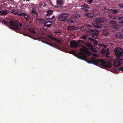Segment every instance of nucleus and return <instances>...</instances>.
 <instances>
[{
	"mask_svg": "<svg viewBox=\"0 0 123 123\" xmlns=\"http://www.w3.org/2000/svg\"><path fill=\"white\" fill-rule=\"evenodd\" d=\"M69 15V14L62 13L58 16V19L60 21H64L67 18Z\"/></svg>",
	"mask_w": 123,
	"mask_h": 123,
	"instance_id": "9d476101",
	"label": "nucleus"
},
{
	"mask_svg": "<svg viewBox=\"0 0 123 123\" xmlns=\"http://www.w3.org/2000/svg\"><path fill=\"white\" fill-rule=\"evenodd\" d=\"M47 17V16H45V18L46 19H47V20H52L54 19L55 18V15H54L52 17H50V18H48V17Z\"/></svg>",
	"mask_w": 123,
	"mask_h": 123,
	"instance_id": "a878e982",
	"label": "nucleus"
},
{
	"mask_svg": "<svg viewBox=\"0 0 123 123\" xmlns=\"http://www.w3.org/2000/svg\"><path fill=\"white\" fill-rule=\"evenodd\" d=\"M2 22L1 20H0V22Z\"/></svg>",
	"mask_w": 123,
	"mask_h": 123,
	"instance_id": "de8ad7c7",
	"label": "nucleus"
},
{
	"mask_svg": "<svg viewBox=\"0 0 123 123\" xmlns=\"http://www.w3.org/2000/svg\"><path fill=\"white\" fill-rule=\"evenodd\" d=\"M108 33L106 32H104L103 33V34L105 36H107L108 35Z\"/></svg>",
	"mask_w": 123,
	"mask_h": 123,
	"instance_id": "c9c22d12",
	"label": "nucleus"
},
{
	"mask_svg": "<svg viewBox=\"0 0 123 123\" xmlns=\"http://www.w3.org/2000/svg\"><path fill=\"white\" fill-rule=\"evenodd\" d=\"M85 45L88 47L89 49L92 52H97V50L93 48L92 45L90 43H86L85 42Z\"/></svg>",
	"mask_w": 123,
	"mask_h": 123,
	"instance_id": "ddd939ff",
	"label": "nucleus"
},
{
	"mask_svg": "<svg viewBox=\"0 0 123 123\" xmlns=\"http://www.w3.org/2000/svg\"><path fill=\"white\" fill-rule=\"evenodd\" d=\"M81 37L82 39H86L87 38V37L86 35L85 34H83L82 35Z\"/></svg>",
	"mask_w": 123,
	"mask_h": 123,
	"instance_id": "7c9ffc66",
	"label": "nucleus"
},
{
	"mask_svg": "<svg viewBox=\"0 0 123 123\" xmlns=\"http://www.w3.org/2000/svg\"><path fill=\"white\" fill-rule=\"evenodd\" d=\"M118 6L121 8H123V4H120L118 5Z\"/></svg>",
	"mask_w": 123,
	"mask_h": 123,
	"instance_id": "e433bc0d",
	"label": "nucleus"
},
{
	"mask_svg": "<svg viewBox=\"0 0 123 123\" xmlns=\"http://www.w3.org/2000/svg\"><path fill=\"white\" fill-rule=\"evenodd\" d=\"M89 33L92 35V37L97 39L98 37L99 32L98 30L92 29L89 30Z\"/></svg>",
	"mask_w": 123,
	"mask_h": 123,
	"instance_id": "1a4fd4ad",
	"label": "nucleus"
},
{
	"mask_svg": "<svg viewBox=\"0 0 123 123\" xmlns=\"http://www.w3.org/2000/svg\"><path fill=\"white\" fill-rule=\"evenodd\" d=\"M96 23L94 24L93 26L98 28H100L102 27L100 23L105 22L107 21L106 19L104 17H99L96 19Z\"/></svg>",
	"mask_w": 123,
	"mask_h": 123,
	"instance_id": "7ed1b4c3",
	"label": "nucleus"
},
{
	"mask_svg": "<svg viewBox=\"0 0 123 123\" xmlns=\"http://www.w3.org/2000/svg\"><path fill=\"white\" fill-rule=\"evenodd\" d=\"M114 52L118 59H119V57H123L122 56V55L123 53V50L121 48L116 47L114 49Z\"/></svg>",
	"mask_w": 123,
	"mask_h": 123,
	"instance_id": "6e6552de",
	"label": "nucleus"
},
{
	"mask_svg": "<svg viewBox=\"0 0 123 123\" xmlns=\"http://www.w3.org/2000/svg\"><path fill=\"white\" fill-rule=\"evenodd\" d=\"M21 14V16H23L25 18L26 21H27L28 19L30 18V15L25 13H22Z\"/></svg>",
	"mask_w": 123,
	"mask_h": 123,
	"instance_id": "f3484780",
	"label": "nucleus"
},
{
	"mask_svg": "<svg viewBox=\"0 0 123 123\" xmlns=\"http://www.w3.org/2000/svg\"><path fill=\"white\" fill-rule=\"evenodd\" d=\"M1 22L2 23L8 26L11 29V27H12V26H11L10 24L8 22H6L5 20L3 19L2 20Z\"/></svg>",
	"mask_w": 123,
	"mask_h": 123,
	"instance_id": "a211bd4d",
	"label": "nucleus"
},
{
	"mask_svg": "<svg viewBox=\"0 0 123 123\" xmlns=\"http://www.w3.org/2000/svg\"><path fill=\"white\" fill-rule=\"evenodd\" d=\"M85 47V48L84 49H80V51L85 53L86 49V47Z\"/></svg>",
	"mask_w": 123,
	"mask_h": 123,
	"instance_id": "72a5a7b5",
	"label": "nucleus"
},
{
	"mask_svg": "<svg viewBox=\"0 0 123 123\" xmlns=\"http://www.w3.org/2000/svg\"><path fill=\"white\" fill-rule=\"evenodd\" d=\"M53 12V11L52 10H49L47 12V14L46 16L51 15Z\"/></svg>",
	"mask_w": 123,
	"mask_h": 123,
	"instance_id": "4be33fe9",
	"label": "nucleus"
},
{
	"mask_svg": "<svg viewBox=\"0 0 123 123\" xmlns=\"http://www.w3.org/2000/svg\"><path fill=\"white\" fill-rule=\"evenodd\" d=\"M31 12L33 14H34L36 16H38V14L37 12L34 10L33 9L31 11Z\"/></svg>",
	"mask_w": 123,
	"mask_h": 123,
	"instance_id": "bb28decb",
	"label": "nucleus"
},
{
	"mask_svg": "<svg viewBox=\"0 0 123 123\" xmlns=\"http://www.w3.org/2000/svg\"><path fill=\"white\" fill-rule=\"evenodd\" d=\"M38 20L40 21V22H44L45 21V20L43 18H39L38 19Z\"/></svg>",
	"mask_w": 123,
	"mask_h": 123,
	"instance_id": "2f4dec72",
	"label": "nucleus"
},
{
	"mask_svg": "<svg viewBox=\"0 0 123 123\" xmlns=\"http://www.w3.org/2000/svg\"><path fill=\"white\" fill-rule=\"evenodd\" d=\"M64 1L63 0H57L56 2L57 6L55 7H61L64 4Z\"/></svg>",
	"mask_w": 123,
	"mask_h": 123,
	"instance_id": "4468645a",
	"label": "nucleus"
},
{
	"mask_svg": "<svg viewBox=\"0 0 123 123\" xmlns=\"http://www.w3.org/2000/svg\"><path fill=\"white\" fill-rule=\"evenodd\" d=\"M94 56H98V55L97 54H94Z\"/></svg>",
	"mask_w": 123,
	"mask_h": 123,
	"instance_id": "79ce46f5",
	"label": "nucleus"
},
{
	"mask_svg": "<svg viewBox=\"0 0 123 123\" xmlns=\"http://www.w3.org/2000/svg\"><path fill=\"white\" fill-rule=\"evenodd\" d=\"M109 12H111L112 14L110 13L108 15V17L109 18L113 19L114 20H116L117 19L121 20L123 18V17H121L118 18L117 17V16H114L113 14H116L118 12V11L117 10L113 9L110 10Z\"/></svg>",
	"mask_w": 123,
	"mask_h": 123,
	"instance_id": "423d86ee",
	"label": "nucleus"
},
{
	"mask_svg": "<svg viewBox=\"0 0 123 123\" xmlns=\"http://www.w3.org/2000/svg\"><path fill=\"white\" fill-rule=\"evenodd\" d=\"M12 12L15 15L20 16H21L22 13L20 12V13H19V12H18V11H16L15 9H12Z\"/></svg>",
	"mask_w": 123,
	"mask_h": 123,
	"instance_id": "6ab92c4d",
	"label": "nucleus"
},
{
	"mask_svg": "<svg viewBox=\"0 0 123 123\" xmlns=\"http://www.w3.org/2000/svg\"><path fill=\"white\" fill-rule=\"evenodd\" d=\"M81 7L83 8V9L88 8L89 7V5L86 4V3L82 6Z\"/></svg>",
	"mask_w": 123,
	"mask_h": 123,
	"instance_id": "b1692460",
	"label": "nucleus"
},
{
	"mask_svg": "<svg viewBox=\"0 0 123 123\" xmlns=\"http://www.w3.org/2000/svg\"><path fill=\"white\" fill-rule=\"evenodd\" d=\"M88 40L92 44H94L96 45H97L98 44V41L92 38L88 37Z\"/></svg>",
	"mask_w": 123,
	"mask_h": 123,
	"instance_id": "2eb2a0df",
	"label": "nucleus"
},
{
	"mask_svg": "<svg viewBox=\"0 0 123 123\" xmlns=\"http://www.w3.org/2000/svg\"><path fill=\"white\" fill-rule=\"evenodd\" d=\"M110 23L112 28L117 29L120 27H123V20L121 21L119 23V25L117 24L116 21L112 20H111Z\"/></svg>",
	"mask_w": 123,
	"mask_h": 123,
	"instance_id": "20e7f679",
	"label": "nucleus"
},
{
	"mask_svg": "<svg viewBox=\"0 0 123 123\" xmlns=\"http://www.w3.org/2000/svg\"><path fill=\"white\" fill-rule=\"evenodd\" d=\"M69 53L71 54H73L77 56L78 58L80 59L86 60L87 59L86 56L84 53L81 52H80L78 54H76L75 51L72 50L69 52Z\"/></svg>",
	"mask_w": 123,
	"mask_h": 123,
	"instance_id": "0eeeda50",
	"label": "nucleus"
},
{
	"mask_svg": "<svg viewBox=\"0 0 123 123\" xmlns=\"http://www.w3.org/2000/svg\"><path fill=\"white\" fill-rule=\"evenodd\" d=\"M84 26L85 27L84 29H85V30H86L89 32V30L91 29L90 28L92 26L86 24Z\"/></svg>",
	"mask_w": 123,
	"mask_h": 123,
	"instance_id": "412c9836",
	"label": "nucleus"
},
{
	"mask_svg": "<svg viewBox=\"0 0 123 123\" xmlns=\"http://www.w3.org/2000/svg\"><path fill=\"white\" fill-rule=\"evenodd\" d=\"M111 45H113V44L112 43H111Z\"/></svg>",
	"mask_w": 123,
	"mask_h": 123,
	"instance_id": "c03bdc74",
	"label": "nucleus"
},
{
	"mask_svg": "<svg viewBox=\"0 0 123 123\" xmlns=\"http://www.w3.org/2000/svg\"><path fill=\"white\" fill-rule=\"evenodd\" d=\"M85 42L82 40H79L77 42L76 41H72L70 42V44L71 47L74 48H78L81 47V44H85Z\"/></svg>",
	"mask_w": 123,
	"mask_h": 123,
	"instance_id": "39448f33",
	"label": "nucleus"
},
{
	"mask_svg": "<svg viewBox=\"0 0 123 123\" xmlns=\"http://www.w3.org/2000/svg\"><path fill=\"white\" fill-rule=\"evenodd\" d=\"M68 29L69 30H70L71 31L73 30H74L76 29L75 26H69L68 27Z\"/></svg>",
	"mask_w": 123,
	"mask_h": 123,
	"instance_id": "393cba45",
	"label": "nucleus"
},
{
	"mask_svg": "<svg viewBox=\"0 0 123 123\" xmlns=\"http://www.w3.org/2000/svg\"><path fill=\"white\" fill-rule=\"evenodd\" d=\"M48 15H47V17H48V18H50V17H48Z\"/></svg>",
	"mask_w": 123,
	"mask_h": 123,
	"instance_id": "a18cd8bd",
	"label": "nucleus"
},
{
	"mask_svg": "<svg viewBox=\"0 0 123 123\" xmlns=\"http://www.w3.org/2000/svg\"><path fill=\"white\" fill-rule=\"evenodd\" d=\"M75 21V20L73 17L69 18L67 20V22L71 23H74Z\"/></svg>",
	"mask_w": 123,
	"mask_h": 123,
	"instance_id": "aec40b11",
	"label": "nucleus"
},
{
	"mask_svg": "<svg viewBox=\"0 0 123 123\" xmlns=\"http://www.w3.org/2000/svg\"><path fill=\"white\" fill-rule=\"evenodd\" d=\"M91 61L95 65H98L100 63L102 66L105 68H109L112 66V65L110 62H106L104 60H99L93 58Z\"/></svg>",
	"mask_w": 123,
	"mask_h": 123,
	"instance_id": "f257e3e1",
	"label": "nucleus"
},
{
	"mask_svg": "<svg viewBox=\"0 0 123 123\" xmlns=\"http://www.w3.org/2000/svg\"><path fill=\"white\" fill-rule=\"evenodd\" d=\"M85 53L87 54L89 56L90 55L92 54L91 52L87 49H86V51Z\"/></svg>",
	"mask_w": 123,
	"mask_h": 123,
	"instance_id": "c85d7f7f",
	"label": "nucleus"
},
{
	"mask_svg": "<svg viewBox=\"0 0 123 123\" xmlns=\"http://www.w3.org/2000/svg\"><path fill=\"white\" fill-rule=\"evenodd\" d=\"M48 22H49L50 23H51V24H52V22L51 21H48Z\"/></svg>",
	"mask_w": 123,
	"mask_h": 123,
	"instance_id": "37998d69",
	"label": "nucleus"
},
{
	"mask_svg": "<svg viewBox=\"0 0 123 123\" xmlns=\"http://www.w3.org/2000/svg\"><path fill=\"white\" fill-rule=\"evenodd\" d=\"M9 23L10 24L11 29L13 30H19L21 28L19 27L18 25L21 27L22 26V24H20L18 20L14 21L11 20L9 21Z\"/></svg>",
	"mask_w": 123,
	"mask_h": 123,
	"instance_id": "f03ea898",
	"label": "nucleus"
},
{
	"mask_svg": "<svg viewBox=\"0 0 123 123\" xmlns=\"http://www.w3.org/2000/svg\"><path fill=\"white\" fill-rule=\"evenodd\" d=\"M100 45L102 47V48L104 49H101V53L105 54L106 55H108L109 54V49L108 48L106 49L108 47V45H103L101 44H100Z\"/></svg>",
	"mask_w": 123,
	"mask_h": 123,
	"instance_id": "9b49d317",
	"label": "nucleus"
},
{
	"mask_svg": "<svg viewBox=\"0 0 123 123\" xmlns=\"http://www.w3.org/2000/svg\"><path fill=\"white\" fill-rule=\"evenodd\" d=\"M47 23H44V25H45Z\"/></svg>",
	"mask_w": 123,
	"mask_h": 123,
	"instance_id": "49530a36",
	"label": "nucleus"
},
{
	"mask_svg": "<svg viewBox=\"0 0 123 123\" xmlns=\"http://www.w3.org/2000/svg\"><path fill=\"white\" fill-rule=\"evenodd\" d=\"M48 45H49V44H48ZM51 45V44H50V46H52Z\"/></svg>",
	"mask_w": 123,
	"mask_h": 123,
	"instance_id": "09e8293b",
	"label": "nucleus"
},
{
	"mask_svg": "<svg viewBox=\"0 0 123 123\" xmlns=\"http://www.w3.org/2000/svg\"><path fill=\"white\" fill-rule=\"evenodd\" d=\"M119 69L120 70L123 71V67H120L119 68Z\"/></svg>",
	"mask_w": 123,
	"mask_h": 123,
	"instance_id": "ea45409f",
	"label": "nucleus"
},
{
	"mask_svg": "<svg viewBox=\"0 0 123 123\" xmlns=\"http://www.w3.org/2000/svg\"><path fill=\"white\" fill-rule=\"evenodd\" d=\"M52 39L54 41L56 42H57L58 43H61V42L59 40L55 37H53Z\"/></svg>",
	"mask_w": 123,
	"mask_h": 123,
	"instance_id": "cd10ccee",
	"label": "nucleus"
},
{
	"mask_svg": "<svg viewBox=\"0 0 123 123\" xmlns=\"http://www.w3.org/2000/svg\"><path fill=\"white\" fill-rule=\"evenodd\" d=\"M93 0H88V2L89 4H91L92 3Z\"/></svg>",
	"mask_w": 123,
	"mask_h": 123,
	"instance_id": "58836bf2",
	"label": "nucleus"
},
{
	"mask_svg": "<svg viewBox=\"0 0 123 123\" xmlns=\"http://www.w3.org/2000/svg\"><path fill=\"white\" fill-rule=\"evenodd\" d=\"M88 11V9H86L85 10V11Z\"/></svg>",
	"mask_w": 123,
	"mask_h": 123,
	"instance_id": "a19ab883",
	"label": "nucleus"
},
{
	"mask_svg": "<svg viewBox=\"0 0 123 123\" xmlns=\"http://www.w3.org/2000/svg\"><path fill=\"white\" fill-rule=\"evenodd\" d=\"M119 59L117 58V59H115L114 62V65L116 67H118L121 65V62L123 60V57H119Z\"/></svg>",
	"mask_w": 123,
	"mask_h": 123,
	"instance_id": "f8f14e48",
	"label": "nucleus"
},
{
	"mask_svg": "<svg viewBox=\"0 0 123 123\" xmlns=\"http://www.w3.org/2000/svg\"><path fill=\"white\" fill-rule=\"evenodd\" d=\"M8 11L7 10H4L0 11V14L4 16L8 14Z\"/></svg>",
	"mask_w": 123,
	"mask_h": 123,
	"instance_id": "dca6fc26",
	"label": "nucleus"
},
{
	"mask_svg": "<svg viewBox=\"0 0 123 123\" xmlns=\"http://www.w3.org/2000/svg\"><path fill=\"white\" fill-rule=\"evenodd\" d=\"M54 33L58 35L60 34L61 32L59 31L58 30H56L54 32Z\"/></svg>",
	"mask_w": 123,
	"mask_h": 123,
	"instance_id": "473e14b6",
	"label": "nucleus"
},
{
	"mask_svg": "<svg viewBox=\"0 0 123 123\" xmlns=\"http://www.w3.org/2000/svg\"><path fill=\"white\" fill-rule=\"evenodd\" d=\"M80 17V16L79 14H76L73 16V17L74 18L75 20L76 19H78Z\"/></svg>",
	"mask_w": 123,
	"mask_h": 123,
	"instance_id": "5701e85b",
	"label": "nucleus"
},
{
	"mask_svg": "<svg viewBox=\"0 0 123 123\" xmlns=\"http://www.w3.org/2000/svg\"><path fill=\"white\" fill-rule=\"evenodd\" d=\"M86 15L89 18H91L92 17V16L91 15V14L89 13H86Z\"/></svg>",
	"mask_w": 123,
	"mask_h": 123,
	"instance_id": "c756f323",
	"label": "nucleus"
},
{
	"mask_svg": "<svg viewBox=\"0 0 123 123\" xmlns=\"http://www.w3.org/2000/svg\"><path fill=\"white\" fill-rule=\"evenodd\" d=\"M30 31L33 34H35L36 33V32L34 30L32 29H31L30 30Z\"/></svg>",
	"mask_w": 123,
	"mask_h": 123,
	"instance_id": "f704fd0d",
	"label": "nucleus"
},
{
	"mask_svg": "<svg viewBox=\"0 0 123 123\" xmlns=\"http://www.w3.org/2000/svg\"><path fill=\"white\" fill-rule=\"evenodd\" d=\"M52 25V24H50V25H46L45 26L47 27H50V26H51Z\"/></svg>",
	"mask_w": 123,
	"mask_h": 123,
	"instance_id": "4c0bfd02",
	"label": "nucleus"
}]
</instances>
